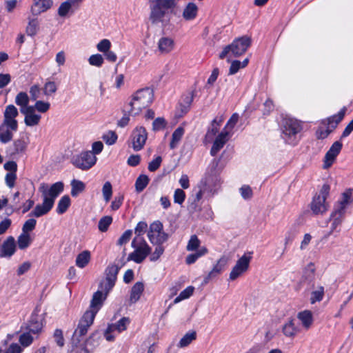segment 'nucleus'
<instances>
[{
    "mask_svg": "<svg viewBox=\"0 0 353 353\" xmlns=\"http://www.w3.org/2000/svg\"><path fill=\"white\" fill-rule=\"evenodd\" d=\"M70 205V199L68 195H65L59 201L57 208V212L62 214L66 212Z\"/></svg>",
    "mask_w": 353,
    "mask_h": 353,
    "instance_id": "obj_43",
    "label": "nucleus"
},
{
    "mask_svg": "<svg viewBox=\"0 0 353 353\" xmlns=\"http://www.w3.org/2000/svg\"><path fill=\"white\" fill-rule=\"evenodd\" d=\"M343 147V144L341 141H335L330 148L328 151L326 152L324 159H323V168L324 169H328L330 168L332 164L336 161V159L339 154L340 153Z\"/></svg>",
    "mask_w": 353,
    "mask_h": 353,
    "instance_id": "obj_15",
    "label": "nucleus"
},
{
    "mask_svg": "<svg viewBox=\"0 0 353 353\" xmlns=\"http://www.w3.org/2000/svg\"><path fill=\"white\" fill-rule=\"evenodd\" d=\"M201 241L196 235H192L188 242L186 250L189 252L197 251L200 249Z\"/></svg>",
    "mask_w": 353,
    "mask_h": 353,
    "instance_id": "obj_47",
    "label": "nucleus"
},
{
    "mask_svg": "<svg viewBox=\"0 0 353 353\" xmlns=\"http://www.w3.org/2000/svg\"><path fill=\"white\" fill-rule=\"evenodd\" d=\"M252 259V252H245L244 254L237 260L236 264L232 268L230 273L229 279L230 281H234L246 272L249 269Z\"/></svg>",
    "mask_w": 353,
    "mask_h": 353,
    "instance_id": "obj_10",
    "label": "nucleus"
},
{
    "mask_svg": "<svg viewBox=\"0 0 353 353\" xmlns=\"http://www.w3.org/2000/svg\"><path fill=\"white\" fill-rule=\"evenodd\" d=\"M185 199V193L181 189H176L174 193V201L176 203L181 205Z\"/></svg>",
    "mask_w": 353,
    "mask_h": 353,
    "instance_id": "obj_63",
    "label": "nucleus"
},
{
    "mask_svg": "<svg viewBox=\"0 0 353 353\" xmlns=\"http://www.w3.org/2000/svg\"><path fill=\"white\" fill-rule=\"evenodd\" d=\"M103 140L108 145H112L117 142L118 136L115 132L110 130L102 136Z\"/></svg>",
    "mask_w": 353,
    "mask_h": 353,
    "instance_id": "obj_50",
    "label": "nucleus"
},
{
    "mask_svg": "<svg viewBox=\"0 0 353 353\" xmlns=\"http://www.w3.org/2000/svg\"><path fill=\"white\" fill-rule=\"evenodd\" d=\"M39 30V21L37 18H28V23L26 28V34L30 37L35 36Z\"/></svg>",
    "mask_w": 353,
    "mask_h": 353,
    "instance_id": "obj_33",
    "label": "nucleus"
},
{
    "mask_svg": "<svg viewBox=\"0 0 353 353\" xmlns=\"http://www.w3.org/2000/svg\"><path fill=\"white\" fill-rule=\"evenodd\" d=\"M233 133H230L227 130L223 129L222 131L216 137L212 147L210 150V154L215 156L219 150L223 148L224 145L232 137Z\"/></svg>",
    "mask_w": 353,
    "mask_h": 353,
    "instance_id": "obj_16",
    "label": "nucleus"
},
{
    "mask_svg": "<svg viewBox=\"0 0 353 353\" xmlns=\"http://www.w3.org/2000/svg\"><path fill=\"white\" fill-rule=\"evenodd\" d=\"M352 190L349 189L342 194L341 199L334 208V216L339 215L342 216L345 212L347 205L352 202Z\"/></svg>",
    "mask_w": 353,
    "mask_h": 353,
    "instance_id": "obj_18",
    "label": "nucleus"
},
{
    "mask_svg": "<svg viewBox=\"0 0 353 353\" xmlns=\"http://www.w3.org/2000/svg\"><path fill=\"white\" fill-rule=\"evenodd\" d=\"M23 115L25 124L30 127L38 125L41 119V116L38 114H28Z\"/></svg>",
    "mask_w": 353,
    "mask_h": 353,
    "instance_id": "obj_45",
    "label": "nucleus"
},
{
    "mask_svg": "<svg viewBox=\"0 0 353 353\" xmlns=\"http://www.w3.org/2000/svg\"><path fill=\"white\" fill-rule=\"evenodd\" d=\"M97 161V157L91 151H85L74 157L72 163L82 170H87L94 165Z\"/></svg>",
    "mask_w": 353,
    "mask_h": 353,
    "instance_id": "obj_12",
    "label": "nucleus"
},
{
    "mask_svg": "<svg viewBox=\"0 0 353 353\" xmlns=\"http://www.w3.org/2000/svg\"><path fill=\"white\" fill-rule=\"evenodd\" d=\"M239 119V116L237 113H234L228 121L225 126L224 127V130H227L230 133H233V128L236 125Z\"/></svg>",
    "mask_w": 353,
    "mask_h": 353,
    "instance_id": "obj_52",
    "label": "nucleus"
},
{
    "mask_svg": "<svg viewBox=\"0 0 353 353\" xmlns=\"http://www.w3.org/2000/svg\"><path fill=\"white\" fill-rule=\"evenodd\" d=\"M228 263V258L225 256H222L214 265L212 270L204 279V283H208L210 280L216 277L217 275L221 273V272L225 268Z\"/></svg>",
    "mask_w": 353,
    "mask_h": 353,
    "instance_id": "obj_22",
    "label": "nucleus"
},
{
    "mask_svg": "<svg viewBox=\"0 0 353 353\" xmlns=\"http://www.w3.org/2000/svg\"><path fill=\"white\" fill-rule=\"evenodd\" d=\"M352 190L349 189L342 194L341 199L334 208V216L339 215L342 216L345 212L347 205L352 202Z\"/></svg>",
    "mask_w": 353,
    "mask_h": 353,
    "instance_id": "obj_19",
    "label": "nucleus"
},
{
    "mask_svg": "<svg viewBox=\"0 0 353 353\" xmlns=\"http://www.w3.org/2000/svg\"><path fill=\"white\" fill-rule=\"evenodd\" d=\"M94 317L93 314L90 313H84L80 319L77 327L75 329L72 339L71 343L72 347L77 346H86L85 343H88L92 336L87 341L85 340V336L88 332V329L92 325Z\"/></svg>",
    "mask_w": 353,
    "mask_h": 353,
    "instance_id": "obj_4",
    "label": "nucleus"
},
{
    "mask_svg": "<svg viewBox=\"0 0 353 353\" xmlns=\"http://www.w3.org/2000/svg\"><path fill=\"white\" fill-rule=\"evenodd\" d=\"M107 296L103 294V292L100 290H97L94 293L92 299L90 302V309L88 310L85 313H90L93 314V317L95 318L97 313L99 311L102 307L104 301L106 299Z\"/></svg>",
    "mask_w": 353,
    "mask_h": 353,
    "instance_id": "obj_17",
    "label": "nucleus"
},
{
    "mask_svg": "<svg viewBox=\"0 0 353 353\" xmlns=\"http://www.w3.org/2000/svg\"><path fill=\"white\" fill-rule=\"evenodd\" d=\"M150 10V21L152 24L163 23L168 14H176L178 0H148Z\"/></svg>",
    "mask_w": 353,
    "mask_h": 353,
    "instance_id": "obj_2",
    "label": "nucleus"
},
{
    "mask_svg": "<svg viewBox=\"0 0 353 353\" xmlns=\"http://www.w3.org/2000/svg\"><path fill=\"white\" fill-rule=\"evenodd\" d=\"M111 48V43L108 39H102L97 45V50L103 52V54L108 51Z\"/></svg>",
    "mask_w": 353,
    "mask_h": 353,
    "instance_id": "obj_62",
    "label": "nucleus"
},
{
    "mask_svg": "<svg viewBox=\"0 0 353 353\" xmlns=\"http://www.w3.org/2000/svg\"><path fill=\"white\" fill-rule=\"evenodd\" d=\"M37 221L34 219H28L22 227V232L25 234H30V232L35 229Z\"/></svg>",
    "mask_w": 353,
    "mask_h": 353,
    "instance_id": "obj_56",
    "label": "nucleus"
},
{
    "mask_svg": "<svg viewBox=\"0 0 353 353\" xmlns=\"http://www.w3.org/2000/svg\"><path fill=\"white\" fill-rule=\"evenodd\" d=\"M57 87L54 81H48L43 87V93L45 95H51L56 92Z\"/></svg>",
    "mask_w": 353,
    "mask_h": 353,
    "instance_id": "obj_58",
    "label": "nucleus"
},
{
    "mask_svg": "<svg viewBox=\"0 0 353 353\" xmlns=\"http://www.w3.org/2000/svg\"><path fill=\"white\" fill-rule=\"evenodd\" d=\"M32 238L30 234L21 232L17 238V245L20 250L27 249L32 243Z\"/></svg>",
    "mask_w": 353,
    "mask_h": 353,
    "instance_id": "obj_34",
    "label": "nucleus"
},
{
    "mask_svg": "<svg viewBox=\"0 0 353 353\" xmlns=\"http://www.w3.org/2000/svg\"><path fill=\"white\" fill-rule=\"evenodd\" d=\"M91 260V253L89 250H83L77 254L75 265L79 268H85Z\"/></svg>",
    "mask_w": 353,
    "mask_h": 353,
    "instance_id": "obj_27",
    "label": "nucleus"
},
{
    "mask_svg": "<svg viewBox=\"0 0 353 353\" xmlns=\"http://www.w3.org/2000/svg\"><path fill=\"white\" fill-rule=\"evenodd\" d=\"M212 164L213 170L211 171V173H207L198 184V188L203 190L206 198H210L215 194L216 187L219 183V176L215 171V168L219 164V160L214 159Z\"/></svg>",
    "mask_w": 353,
    "mask_h": 353,
    "instance_id": "obj_8",
    "label": "nucleus"
},
{
    "mask_svg": "<svg viewBox=\"0 0 353 353\" xmlns=\"http://www.w3.org/2000/svg\"><path fill=\"white\" fill-rule=\"evenodd\" d=\"M112 218L111 216H105L102 217L99 221V224H98L99 230L103 232L107 231V230L108 229V228H109L110 225L112 223Z\"/></svg>",
    "mask_w": 353,
    "mask_h": 353,
    "instance_id": "obj_51",
    "label": "nucleus"
},
{
    "mask_svg": "<svg viewBox=\"0 0 353 353\" xmlns=\"http://www.w3.org/2000/svg\"><path fill=\"white\" fill-rule=\"evenodd\" d=\"M282 333L290 339H294L300 332V329L295 325L292 319L288 320L282 326Z\"/></svg>",
    "mask_w": 353,
    "mask_h": 353,
    "instance_id": "obj_26",
    "label": "nucleus"
},
{
    "mask_svg": "<svg viewBox=\"0 0 353 353\" xmlns=\"http://www.w3.org/2000/svg\"><path fill=\"white\" fill-rule=\"evenodd\" d=\"M153 91L149 88L137 90L132 97L128 110L132 115L139 114L143 109L148 107L153 101Z\"/></svg>",
    "mask_w": 353,
    "mask_h": 353,
    "instance_id": "obj_3",
    "label": "nucleus"
},
{
    "mask_svg": "<svg viewBox=\"0 0 353 353\" xmlns=\"http://www.w3.org/2000/svg\"><path fill=\"white\" fill-rule=\"evenodd\" d=\"M119 273V268L115 265H109L105 270L104 280L115 283Z\"/></svg>",
    "mask_w": 353,
    "mask_h": 353,
    "instance_id": "obj_39",
    "label": "nucleus"
},
{
    "mask_svg": "<svg viewBox=\"0 0 353 353\" xmlns=\"http://www.w3.org/2000/svg\"><path fill=\"white\" fill-rule=\"evenodd\" d=\"M30 101V97L28 94L25 92H19L16 97L14 102L15 103L19 106L20 108H24L28 105Z\"/></svg>",
    "mask_w": 353,
    "mask_h": 353,
    "instance_id": "obj_44",
    "label": "nucleus"
},
{
    "mask_svg": "<svg viewBox=\"0 0 353 353\" xmlns=\"http://www.w3.org/2000/svg\"><path fill=\"white\" fill-rule=\"evenodd\" d=\"M13 146L14 152L19 154L25 151L27 144L23 139H17L14 141Z\"/></svg>",
    "mask_w": 353,
    "mask_h": 353,
    "instance_id": "obj_59",
    "label": "nucleus"
},
{
    "mask_svg": "<svg viewBox=\"0 0 353 353\" xmlns=\"http://www.w3.org/2000/svg\"><path fill=\"white\" fill-rule=\"evenodd\" d=\"M208 252V250L205 247H201L195 253L188 255L185 259V262L188 265L192 264L195 263L199 258L205 255Z\"/></svg>",
    "mask_w": 353,
    "mask_h": 353,
    "instance_id": "obj_38",
    "label": "nucleus"
},
{
    "mask_svg": "<svg viewBox=\"0 0 353 353\" xmlns=\"http://www.w3.org/2000/svg\"><path fill=\"white\" fill-rule=\"evenodd\" d=\"M50 108V104L49 102L37 101L35 103V108L39 112L46 113L49 110Z\"/></svg>",
    "mask_w": 353,
    "mask_h": 353,
    "instance_id": "obj_64",
    "label": "nucleus"
},
{
    "mask_svg": "<svg viewBox=\"0 0 353 353\" xmlns=\"http://www.w3.org/2000/svg\"><path fill=\"white\" fill-rule=\"evenodd\" d=\"M148 238L153 245L161 244L167 241L168 235L163 232V225L160 221H154L150 224Z\"/></svg>",
    "mask_w": 353,
    "mask_h": 353,
    "instance_id": "obj_11",
    "label": "nucleus"
},
{
    "mask_svg": "<svg viewBox=\"0 0 353 353\" xmlns=\"http://www.w3.org/2000/svg\"><path fill=\"white\" fill-rule=\"evenodd\" d=\"M17 245L14 238L9 236L0 246V257L10 258L16 252Z\"/></svg>",
    "mask_w": 353,
    "mask_h": 353,
    "instance_id": "obj_20",
    "label": "nucleus"
},
{
    "mask_svg": "<svg viewBox=\"0 0 353 353\" xmlns=\"http://www.w3.org/2000/svg\"><path fill=\"white\" fill-rule=\"evenodd\" d=\"M43 327L42 322L37 316H32L28 324L29 332L33 334H38L41 331Z\"/></svg>",
    "mask_w": 353,
    "mask_h": 353,
    "instance_id": "obj_35",
    "label": "nucleus"
},
{
    "mask_svg": "<svg viewBox=\"0 0 353 353\" xmlns=\"http://www.w3.org/2000/svg\"><path fill=\"white\" fill-rule=\"evenodd\" d=\"M52 5V0H32L30 12L34 17L39 16L50 10Z\"/></svg>",
    "mask_w": 353,
    "mask_h": 353,
    "instance_id": "obj_21",
    "label": "nucleus"
},
{
    "mask_svg": "<svg viewBox=\"0 0 353 353\" xmlns=\"http://www.w3.org/2000/svg\"><path fill=\"white\" fill-rule=\"evenodd\" d=\"M329 192L330 186L327 184H324L319 194L314 196L310 204L311 210L314 214H323L327 210L328 203L325 201L329 194Z\"/></svg>",
    "mask_w": 353,
    "mask_h": 353,
    "instance_id": "obj_9",
    "label": "nucleus"
},
{
    "mask_svg": "<svg viewBox=\"0 0 353 353\" xmlns=\"http://www.w3.org/2000/svg\"><path fill=\"white\" fill-rule=\"evenodd\" d=\"M251 45V39L247 36L237 38L233 42L226 46L219 54V58L223 59L227 56L239 57L243 54Z\"/></svg>",
    "mask_w": 353,
    "mask_h": 353,
    "instance_id": "obj_7",
    "label": "nucleus"
},
{
    "mask_svg": "<svg viewBox=\"0 0 353 353\" xmlns=\"http://www.w3.org/2000/svg\"><path fill=\"white\" fill-rule=\"evenodd\" d=\"M72 8H75L69 2L65 1L60 5L58 9V14L60 17H65L72 10Z\"/></svg>",
    "mask_w": 353,
    "mask_h": 353,
    "instance_id": "obj_54",
    "label": "nucleus"
},
{
    "mask_svg": "<svg viewBox=\"0 0 353 353\" xmlns=\"http://www.w3.org/2000/svg\"><path fill=\"white\" fill-rule=\"evenodd\" d=\"M248 62L249 59L248 58L245 59L242 62L238 60L232 61L229 69V74L233 75L236 74L241 68H245L248 65Z\"/></svg>",
    "mask_w": 353,
    "mask_h": 353,
    "instance_id": "obj_40",
    "label": "nucleus"
},
{
    "mask_svg": "<svg viewBox=\"0 0 353 353\" xmlns=\"http://www.w3.org/2000/svg\"><path fill=\"white\" fill-rule=\"evenodd\" d=\"M144 290V285L142 282H137L132 288L130 301L132 303H136L139 300Z\"/></svg>",
    "mask_w": 353,
    "mask_h": 353,
    "instance_id": "obj_29",
    "label": "nucleus"
},
{
    "mask_svg": "<svg viewBox=\"0 0 353 353\" xmlns=\"http://www.w3.org/2000/svg\"><path fill=\"white\" fill-rule=\"evenodd\" d=\"M324 296V288L322 286L319 287L316 290L313 291L311 294L310 302L314 304L316 302L321 301Z\"/></svg>",
    "mask_w": 353,
    "mask_h": 353,
    "instance_id": "obj_48",
    "label": "nucleus"
},
{
    "mask_svg": "<svg viewBox=\"0 0 353 353\" xmlns=\"http://www.w3.org/2000/svg\"><path fill=\"white\" fill-rule=\"evenodd\" d=\"M134 251L128 254L127 260L136 263H142L151 253V248L142 236H136L131 243Z\"/></svg>",
    "mask_w": 353,
    "mask_h": 353,
    "instance_id": "obj_6",
    "label": "nucleus"
},
{
    "mask_svg": "<svg viewBox=\"0 0 353 353\" xmlns=\"http://www.w3.org/2000/svg\"><path fill=\"white\" fill-rule=\"evenodd\" d=\"M130 319L127 317H123L115 323L108 325L109 331L117 332L121 333L127 329L128 325L130 324Z\"/></svg>",
    "mask_w": 353,
    "mask_h": 353,
    "instance_id": "obj_28",
    "label": "nucleus"
},
{
    "mask_svg": "<svg viewBox=\"0 0 353 353\" xmlns=\"http://www.w3.org/2000/svg\"><path fill=\"white\" fill-rule=\"evenodd\" d=\"M194 99V92H189L183 94L180 101V107L183 113H187Z\"/></svg>",
    "mask_w": 353,
    "mask_h": 353,
    "instance_id": "obj_32",
    "label": "nucleus"
},
{
    "mask_svg": "<svg viewBox=\"0 0 353 353\" xmlns=\"http://www.w3.org/2000/svg\"><path fill=\"white\" fill-rule=\"evenodd\" d=\"M198 11L199 8L196 3L189 2L185 5L183 10L182 17L185 21H193L196 18Z\"/></svg>",
    "mask_w": 353,
    "mask_h": 353,
    "instance_id": "obj_25",
    "label": "nucleus"
},
{
    "mask_svg": "<svg viewBox=\"0 0 353 353\" xmlns=\"http://www.w3.org/2000/svg\"><path fill=\"white\" fill-rule=\"evenodd\" d=\"M71 195L73 197L77 196L80 193L83 192L85 190V183L79 180L73 179L71 181Z\"/></svg>",
    "mask_w": 353,
    "mask_h": 353,
    "instance_id": "obj_36",
    "label": "nucleus"
},
{
    "mask_svg": "<svg viewBox=\"0 0 353 353\" xmlns=\"http://www.w3.org/2000/svg\"><path fill=\"white\" fill-rule=\"evenodd\" d=\"M16 131L1 123L0 125V142L2 143L10 142L13 138V132Z\"/></svg>",
    "mask_w": 353,
    "mask_h": 353,
    "instance_id": "obj_30",
    "label": "nucleus"
},
{
    "mask_svg": "<svg viewBox=\"0 0 353 353\" xmlns=\"http://www.w3.org/2000/svg\"><path fill=\"white\" fill-rule=\"evenodd\" d=\"M194 290V287L188 286L185 290H183L182 292H181L179 295L177 297H176V299H174V302L175 303H176L178 302H180L182 300L188 299L193 294Z\"/></svg>",
    "mask_w": 353,
    "mask_h": 353,
    "instance_id": "obj_53",
    "label": "nucleus"
},
{
    "mask_svg": "<svg viewBox=\"0 0 353 353\" xmlns=\"http://www.w3.org/2000/svg\"><path fill=\"white\" fill-rule=\"evenodd\" d=\"M196 338V333L195 331H190L187 332L180 340L178 344L179 347H185L189 345Z\"/></svg>",
    "mask_w": 353,
    "mask_h": 353,
    "instance_id": "obj_41",
    "label": "nucleus"
},
{
    "mask_svg": "<svg viewBox=\"0 0 353 353\" xmlns=\"http://www.w3.org/2000/svg\"><path fill=\"white\" fill-rule=\"evenodd\" d=\"M297 318L300 321L303 328L306 331L309 330L314 323L313 314L310 310H305L299 312Z\"/></svg>",
    "mask_w": 353,
    "mask_h": 353,
    "instance_id": "obj_23",
    "label": "nucleus"
},
{
    "mask_svg": "<svg viewBox=\"0 0 353 353\" xmlns=\"http://www.w3.org/2000/svg\"><path fill=\"white\" fill-rule=\"evenodd\" d=\"M223 121V117H216L213 119L211 123L210 128L208 130V137H214L219 132V127Z\"/></svg>",
    "mask_w": 353,
    "mask_h": 353,
    "instance_id": "obj_42",
    "label": "nucleus"
},
{
    "mask_svg": "<svg viewBox=\"0 0 353 353\" xmlns=\"http://www.w3.org/2000/svg\"><path fill=\"white\" fill-rule=\"evenodd\" d=\"M102 194L106 203L109 202L112 196V186L110 181H106L102 188Z\"/></svg>",
    "mask_w": 353,
    "mask_h": 353,
    "instance_id": "obj_49",
    "label": "nucleus"
},
{
    "mask_svg": "<svg viewBox=\"0 0 353 353\" xmlns=\"http://www.w3.org/2000/svg\"><path fill=\"white\" fill-rule=\"evenodd\" d=\"M63 190V183L61 181L56 182L50 187L46 183H41L39 191L43 196L42 204H38L30 212V215L35 217H40L46 214L52 208L56 198Z\"/></svg>",
    "mask_w": 353,
    "mask_h": 353,
    "instance_id": "obj_1",
    "label": "nucleus"
},
{
    "mask_svg": "<svg viewBox=\"0 0 353 353\" xmlns=\"http://www.w3.org/2000/svg\"><path fill=\"white\" fill-rule=\"evenodd\" d=\"M346 112V108L343 107L336 114H334L327 119L328 125L335 128L336 125L343 120Z\"/></svg>",
    "mask_w": 353,
    "mask_h": 353,
    "instance_id": "obj_37",
    "label": "nucleus"
},
{
    "mask_svg": "<svg viewBox=\"0 0 353 353\" xmlns=\"http://www.w3.org/2000/svg\"><path fill=\"white\" fill-rule=\"evenodd\" d=\"M185 133V129L182 126L178 127L172 133V139L170 143V149L176 148L180 143Z\"/></svg>",
    "mask_w": 353,
    "mask_h": 353,
    "instance_id": "obj_31",
    "label": "nucleus"
},
{
    "mask_svg": "<svg viewBox=\"0 0 353 353\" xmlns=\"http://www.w3.org/2000/svg\"><path fill=\"white\" fill-rule=\"evenodd\" d=\"M104 62V59L101 54H95L91 55L88 59V63L90 65L96 67H101Z\"/></svg>",
    "mask_w": 353,
    "mask_h": 353,
    "instance_id": "obj_55",
    "label": "nucleus"
},
{
    "mask_svg": "<svg viewBox=\"0 0 353 353\" xmlns=\"http://www.w3.org/2000/svg\"><path fill=\"white\" fill-rule=\"evenodd\" d=\"M149 178L145 174H141L135 181V188L137 192H142L148 185Z\"/></svg>",
    "mask_w": 353,
    "mask_h": 353,
    "instance_id": "obj_46",
    "label": "nucleus"
},
{
    "mask_svg": "<svg viewBox=\"0 0 353 353\" xmlns=\"http://www.w3.org/2000/svg\"><path fill=\"white\" fill-rule=\"evenodd\" d=\"M302 130L301 123L296 119L288 118L283 120L281 137L290 145H296L299 141V133Z\"/></svg>",
    "mask_w": 353,
    "mask_h": 353,
    "instance_id": "obj_5",
    "label": "nucleus"
},
{
    "mask_svg": "<svg viewBox=\"0 0 353 353\" xmlns=\"http://www.w3.org/2000/svg\"><path fill=\"white\" fill-rule=\"evenodd\" d=\"M158 50L161 54H166L172 52L174 48V40L168 37H163L159 39L158 43Z\"/></svg>",
    "mask_w": 353,
    "mask_h": 353,
    "instance_id": "obj_24",
    "label": "nucleus"
},
{
    "mask_svg": "<svg viewBox=\"0 0 353 353\" xmlns=\"http://www.w3.org/2000/svg\"><path fill=\"white\" fill-rule=\"evenodd\" d=\"M130 137L132 148L134 151H139L145 143L148 133L143 127H137L133 130Z\"/></svg>",
    "mask_w": 353,
    "mask_h": 353,
    "instance_id": "obj_13",
    "label": "nucleus"
},
{
    "mask_svg": "<svg viewBox=\"0 0 353 353\" xmlns=\"http://www.w3.org/2000/svg\"><path fill=\"white\" fill-rule=\"evenodd\" d=\"M115 283L108 281L106 280H103L99 285V289L98 290L102 291L103 294L108 296V293L111 291V290L114 286Z\"/></svg>",
    "mask_w": 353,
    "mask_h": 353,
    "instance_id": "obj_57",
    "label": "nucleus"
},
{
    "mask_svg": "<svg viewBox=\"0 0 353 353\" xmlns=\"http://www.w3.org/2000/svg\"><path fill=\"white\" fill-rule=\"evenodd\" d=\"M240 194L241 196L245 199L248 200L252 197L253 192L252 188L248 185H243L240 189Z\"/></svg>",
    "mask_w": 353,
    "mask_h": 353,
    "instance_id": "obj_61",
    "label": "nucleus"
},
{
    "mask_svg": "<svg viewBox=\"0 0 353 353\" xmlns=\"http://www.w3.org/2000/svg\"><path fill=\"white\" fill-rule=\"evenodd\" d=\"M19 115L17 108L12 104L6 106L3 111V120L2 124L6 125L7 127L12 130H18V122L16 118Z\"/></svg>",
    "mask_w": 353,
    "mask_h": 353,
    "instance_id": "obj_14",
    "label": "nucleus"
},
{
    "mask_svg": "<svg viewBox=\"0 0 353 353\" xmlns=\"http://www.w3.org/2000/svg\"><path fill=\"white\" fill-rule=\"evenodd\" d=\"M166 126V121L163 117L157 118L152 123V130L159 131L164 129Z\"/></svg>",
    "mask_w": 353,
    "mask_h": 353,
    "instance_id": "obj_60",
    "label": "nucleus"
}]
</instances>
